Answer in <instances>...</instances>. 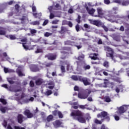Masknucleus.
Listing matches in <instances>:
<instances>
[{
	"mask_svg": "<svg viewBox=\"0 0 129 129\" xmlns=\"http://www.w3.org/2000/svg\"><path fill=\"white\" fill-rule=\"evenodd\" d=\"M70 116H71L74 119L82 123H85V122H86V119H87V117H84V113L79 110H72Z\"/></svg>",
	"mask_w": 129,
	"mask_h": 129,
	"instance_id": "1",
	"label": "nucleus"
},
{
	"mask_svg": "<svg viewBox=\"0 0 129 129\" xmlns=\"http://www.w3.org/2000/svg\"><path fill=\"white\" fill-rule=\"evenodd\" d=\"M71 79L75 81H79L83 83L84 84V86H89L91 83L89 82V79L86 77H83L82 76H76V75H72L71 76Z\"/></svg>",
	"mask_w": 129,
	"mask_h": 129,
	"instance_id": "2",
	"label": "nucleus"
},
{
	"mask_svg": "<svg viewBox=\"0 0 129 129\" xmlns=\"http://www.w3.org/2000/svg\"><path fill=\"white\" fill-rule=\"evenodd\" d=\"M77 69L82 70L83 69L84 71H87L90 70L91 69V67L90 65H88L86 64H83L82 63V61H77Z\"/></svg>",
	"mask_w": 129,
	"mask_h": 129,
	"instance_id": "3",
	"label": "nucleus"
},
{
	"mask_svg": "<svg viewBox=\"0 0 129 129\" xmlns=\"http://www.w3.org/2000/svg\"><path fill=\"white\" fill-rule=\"evenodd\" d=\"M97 118H102L106 119L107 121H109V116L106 111L101 112L100 113L97 115Z\"/></svg>",
	"mask_w": 129,
	"mask_h": 129,
	"instance_id": "4",
	"label": "nucleus"
},
{
	"mask_svg": "<svg viewBox=\"0 0 129 129\" xmlns=\"http://www.w3.org/2000/svg\"><path fill=\"white\" fill-rule=\"evenodd\" d=\"M114 2L122 6H127L129 5V0H114Z\"/></svg>",
	"mask_w": 129,
	"mask_h": 129,
	"instance_id": "5",
	"label": "nucleus"
},
{
	"mask_svg": "<svg viewBox=\"0 0 129 129\" xmlns=\"http://www.w3.org/2000/svg\"><path fill=\"white\" fill-rule=\"evenodd\" d=\"M105 50H106L107 51V52H110L107 53V56L108 57H111V58L113 60V49H112V48H111V47H109V46H105Z\"/></svg>",
	"mask_w": 129,
	"mask_h": 129,
	"instance_id": "6",
	"label": "nucleus"
},
{
	"mask_svg": "<svg viewBox=\"0 0 129 129\" xmlns=\"http://www.w3.org/2000/svg\"><path fill=\"white\" fill-rule=\"evenodd\" d=\"M91 94V91L89 90L87 93H78V98L81 99H86L89 97V95Z\"/></svg>",
	"mask_w": 129,
	"mask_h": 129,
	"instance_id": "7",
	"label": "nucleus"
},
{
	"mask_svg": "<svg viewBox=\"0 0 129 129\" xmlns=\"http://www.w3.org/2000/svg\"><path fill=\"white\" fill-rule=\"evenodd\" d=\"M97 15H94V17L102 18L104 16V11L100 8H97Z\"/></svg>",
	"mask_w": 129,
	"mask_h": 129,
	"instance_id": "8",
	"label": "nucleus"
},
{
	"mask_svg": "<svg viewBox=\"0 0 129 129\" xmlns=\"http://www.w3.org/2000/svg\"><path fill=\"white\" fill-rule=\"evenodd\" d=\"M23 114L27 116V118H31L34 117V114H33L32 113L30 112V110L28 109H26V110H24Z\"/></svg>",
	"mask_w": 129,
	"mask_h": 129,
	"instance_id": "9",
	"label": "nucleus"
},
{
	"mask_svg": "<svg viewBox=\"0 0 129 129\" xmlns=\"http://www.w3.org/2000/svg\"><path fill=\"white\" fill-rule=\"evenodd\" d=\"M46 58H48V60H54L57 58V54L54 53H49L47 55H46Z\"/></svg>",
	"mask_w": 129,
	"mask_h": 129,
	"instance_id": "10",
	"label": "nucleus"
},
{
	"mask_svg": "<svg viewBox=\"0 0 129 129\" xmlns=\"http://www.w3.org/2000/svg\"><path fill=\"white\" fill-rule=\"evenodd\" d=\"M85 9H86V11L88 12L90 15H93L94 12H96V9L93 8L90 9L87 6H85Z\"/></svg>",
	"mask_w": 129,
	"mask_h": 129,
	"instance_id": "11",
	"label": "nucleus"
},
{
	"mask_svg": "<svg viewBox=\"0 0 129 129\" xmlns=\"http://www.w3.org/2000/svg\"><path fill=\"white\" fill-rule=\"evenodd\" d=\"M23 115L22 114H19L17 115V122H19V123L21 124L22 122H23V118H24Z\"/></svg>",
	"mask_w": 129,
	"mask_h": 129,
	"instance_id": "12",
	"label": "nucleus"
},
{
	"mask_svg": "<svg viewBox=\"0 0 129 129\" xmlns=\"http://www.w3.org/2000/svg\"><path fill=\"white\" fill-rule=\"evenodd\" d=\"M43 83H44V81L41 78L37 79V80L35 81V84L36 85V86H41Z\"/></svg>",
	"mask_w": 129,
	"mask_h": 129,
	"instance_id": "13",
	"label": "nucleus"
},
{
	"mask_svg": "<svg viewBox=\"0 0 129 129\" xmlns=\"http://www.w3.org/2000/svg\"><path fill=\"white\" fill-rule=\"evenodd\" d=\"M7 34V31L5 28L0 27V35L5 36Z\"/></svg>",
	"mask_w": 129,
	"mask_h": 129,
	"instance_id": "14",
	"label": "nucleus"
},
{
	"mask_svg": "<svg viewBox=\"0 0 129 129\" xmlns=\"http://www.w3.org/2000/svg\"><path fill=\"white\" fill-rule=\"evenodd\" d=\"M97 56H98V53H91L90 54V58L92 60H96L98 59V57H97Z\"/></svg>",
	"mask_w": 129,
	"mask_h": 129,
	"instance_id": "15",
	"label": "nucleus"
},
{
	"mask_svg": "<svg viewBox=\"0 0 129 129\" xmlns=\"http://www.w3.org/2000/svg\"><path fill=\"white\" fill-rule=\"evenodd\" d=\"M21 44H22L23 48L26 50H28L29 49V47L30 46V42L22 43Z\"/></svg>",
	"mask_w": 129,
	"mask_h": 129,
	"instance_id": "16",
	"label": "nucleus"
},
{
	"mask_svg": "<svg viewBox=\"0 0 129 129\" xmlns=\"http://www.w3.org/2000/svg\"><path fill=\"white\" fill-rule=\"evenodd\" d=\"M60 125H61V122L59 120H56L55 122H53V125L55 127H60Z\"/></svg>",
	"mask_w": 129,
	"mask_h": 129,
	"instance_id": "17",
	"label": "nucleus"
},
{
	"mask_svg": "<svg viewBox=\"0 0 129 129\" xmlns=\"http://www.w3.org/2000/svg\"><path fill=\"white\" fill-rule=\"evenodd\" d=\"M64 45H70V46H74L75 45V42L71 41L70 40H67L64 41Z\"/></svg>",
	"mask_w": 129,
	"mask_h": 129,
	"instance_id": "18",
	"label": "nucleus"
},
{
	"mask_svg": "<svg viewBox=\"0 0 129 129\" xmlns=\"http://www.w3.org/2000/svg\"><path fill=\"white\" fill-rule=\"evenodd\" d=\"M60 53H61V56L60 57V59H65L67 58V55L68 54V52H66L64 51H60Z\"/></svg>",
	"mask_w": 129,
	"mask_h": 129,
	"instance_id": "19",
	"label": "nucleus"
},
{
	"mask_svg": "<svg viewBox=\"0 0 129 129\" xmlns=\"http://www.w3.org/2000/svg\"><path fill=\"white\" fill-rule=\"evenodd\" d=\"M14 125H15V124L14 123V122H12L11 123H9V124H8V125L6 126L5 128H6L7 129H13V127L16 126Z\"/></svg>",
	"mask_w": 129,
	"mask_h": 129,
	"instance_id": "20",
	"label": "nucleus"
},
{
	"mask_svg": "<svg viewBox=\"0 0 129 129\" xmlns=\"http://www.w3.org/2000/svg\"><path fill=\"white\" fill-rule=\"evenodd\" d=\"M118 111L119 113L122 114L123 113H125L126 110H125V107H123V106L119 107L118 109Z\"/></svg>",
	"mask_w": 129,
	"mask_h": 129,
	"instance_id": "21",
	"label": "nucleus"
},
{
	"mask_svg": "<svg viewBox=\"0 0 129 129\" xmlns=\"http://www.w3.org/2000/svg\"><path fill=\"white\" fill-rule=\"evenodd\" d=\"M7 111H8V107L4 106L0 107V111H1L2 113H6Z\"/></svg>",
	"mask_w": 129,
	"mask_h": 129,
	"instance_id": "22",
	"label": "nucleus"
},
{
	"mask_svg": "<svg viewBox=\"0 0 129 129\" xmlns=\"http://www.w3.org/2000/svg\"><path fill=\"white\" fill-rule=\"evenodd\" d=\"M39 43H41V44H44L45 45L49 44V43H48V41L46 40V39L43 38L39 39Z\"/></svg>",
	"mask_w": 129,
	"mask_h": 129,
	"instance_id": "23",
	"label": "nucleus"
},
{
	"mask_svg": "<svg viewBox=\"0 0 129 129\" xmlns=\"http://www.w3.org/2000/svg\"><path fill=\"white\" fill-rule=\"evenodd\" d=\"M6 38H9V39L11 40H14L16 39V37L15 36V35H6Z\"/></svg>",
	"mask_w": 129,
	"mask_h": 129,
	"instance_id": "24",
	"label": "nucleus"
},
{
	"mask_svg": "<svg viewBox=\"0 0 129 129\" xmlns=\"http://www.w3.org/2000/svg\"><path fill=\"white\" fill-rule=\"evenodd\" d=\"M52 115H53V116H57V115L59 114V113L61 114V112L57 110H55L52 112Z\"/></svg>",
	"mask_w": 129,
	"mask_h": 129,
	"instance_id": "25",
	"label": "nucleus"
},
{
	"mask_svg": "<svg viewBox=\"0 0 129 129\" xmlns=\"http://www.w3.org/2000/svg\"><path fill=\"white\" fill-rule=\"evenodd\" d=\"M79 105H78V103L77 102H74V103H72V108H74V109H77L79 108Z\"/></svg>",
	"mask_w": 129,
	"mask_h": 129,
	"instance_id": "26",
	"label": "nucleus"
},
{
	"mask_svg": "<svg viewBox=\"0 0 129 129\" xmlns=\"http://www.w3.org/2000/svg\"><path fill=\"white\" fill-rule=\"evenodd\" d=\"M45 68H50L51 66H52L53 63L52 62H45L44 64Z\"/></svg>",
	"mask_w": 129,
	"mask_h": 129,
	"instance_id": "27",
	"label": "nucleus"
},
{
	"mask_svg": "<svg viewBox=\"0 0 129 129\" xmlns=\"http://www.w3.org/2000/svg\"><path fill=\"white\" fill-rule=\"evenodd\" d=\"M53 119V116L52 115H49L48 117H46V121L50 122Z\"/></svg>",
	"mask_w": 129,
	"mask_h": 129,
	"instance_id": "28",
	"label": "nucleus"
},
{
	"mask_svg": "<svg viewBox=\"0 0 129 129\" xmlns=\"http://www.w3.org/2000/svg\"><path fill=\"white\" fill-rule=\"evenodd\" d=\"M32 15H33L34 17H35V18L39 19V17H42V14L41 13H34L33 14H32Z\"/></svg>",
	"mask_w": 129,
	"mask_h": 129,
	"instance_id": "29",
	"label": "nucleus"
},
{
	"mask_svg": "<svg viewBox=\"0 0 129 129\" xmlns=\"http://www.w3.org/2000/svg\"><path fill=\"white\" fill-rule=\"evenodd\" d=\"M109 84H111V83H109L107 80H105V82H104L103 83L104 88H107V86H108Z\"/></svg>",
	"mask_w": 129,
	"mask_h": 129,
	"instance_id": "30",
	"label": "nucleus"
},
{
	"mask_svg": "<svg viewBox=\"0 0 129 129\" xmlns=\"http://www.w3.org/2000/svg\"><path fill=\"white\" fill-rule=\"evenodd\" d=\"M16 73H17V75H18L19 77H20L24 76V74L22 73V72L20 70H18L16 71Z\"/></svg>",
	"mask_w": 129,
	"mask_h": 129,
	"instance_id": "31",
	"label": "nucleus"
},
{
	"mask_svg": "<svg viewBox=\"0 0 129 129\" xmlns=\"http://www.w3.org/2000/svg\"><path fill=\"white\" fill-rule=\"evenodd\" d=\"M29 30L30 31V34H31V36H34L35 34L37 32V31L35 29H29Z\"/></svg>",
	"mask_w": 129,
	"mask_h": 129,
	"instance_id": "32",
	"label": "nucleus"
},
{
	"mask_svg": "<svg viewBox=\"0 0 129 129\" xmlns=\"http://www.w3.org/2000/svg\"><path fill=\"white\" fill-rule=\"evenodd\" d=\"M91 23L96 26H98V25H99V22H98L97 20H93L91 22Z\"/></svg>",
	"mask_w": 129,
	"mask_h": 129,
	"instance_id": "33",
	"label": "nucleus"
},
{
	"mask_svg": "<svg viewBox=\"0 0 129 129\" xmlns=\"http://www.w3.org/2000/svg\"><path fill=\"white\" fill-rule=\"evenodd\" d=\"M105 102L109 103L111 102V98H110L108 96L105 97L104 98Z\"/></svg>",
	"mask_w": 129,
	"mask_h": 129,
	"instance_id": "34",
	"label": "nucleus"
},
{
	"mask_svg": "<svg viewBox=\"0 0 129 129\" xmlns=\"http://www.w3.org/2000/svg\"><path fill=\"white\" fill-rule=\"evenodd\" d=\"M31 25L34 26H38L39 25V22L38 21H35L31 22Z\"/></svg>",
	"mask_w": 129,
	"mask_h": 129,
	"instance_id": "35",
	"label": "nucleus"
},
{
	"mask_svg": "<svg viewBox=\"0 0 129 129\" xmlns=\"http://www.w3.org/2000/svg\"><path fill=\"white\" fill-rule=\"evenodd\" d=\"M52 94V91H51V90L46 91V92H45V95H46V96H49Z\"/></svg>",
	"mask_w": 129,
	"mask_h": 129,
	"instance_id": "36",
	"label": "nucleus"
},
{
	"mask_svg": "<svg viewBox=\"0 0 129 129\" xmlns=\"http://www.w3.org/2000/svg\"><path fill=\"white\" fill-rule=\"evenodd\" d=\"M27 19H28V17L25 16H22V17H21V18L19 19L20 21H24L27 20Z\"/></svg>",
	"mask_w": 129,
	"mask_h": 129,
	"instance_id": "37",
	"label": "nucleus"
},
{
	"mask_svg": "<svg viewBox=\"0 0 129 129\" xmlns=\"http://www.w3.org/2000/svg\"><path fill=\"white\" fill-rule=\"evenodd\" d=\"M0 102H1L2 104H4V105L7 104V101L5 99L0 98Z\"/></svg>",
	"mask_w": 129,
	"mask_h": 129,
	"instance_id": "38",
	"label": "nucleus"
},
{
	"mask_svg": "<svg viewBox=\"0 0 129 129\" xmlns=\"http://www.w3.org/2000/svg\"><path fill=\"white\" fill-rule=\"evenodd\" d=\"M94 123L97 124H101L102 122L101 121L98 120L97 119H94Z\"/></svg>",
	"mask_w": 129,
	"mask_h": 129,
	"instance_id": "39",
	"label": "nucleus"
},
{
	"mask_svg": "<svg viewBox=\"0 0 129 129\" xmlns=\"http://www.w3.org/2000/svg\"><path fill=\"white\" fill-rule=\"evenodd\" d=\"M107 17L108 18H113V13H112V11L108 12V14H107Z\"/></svg>",
	"mask_w": 129,
	"mask_h": 129,
	"instance_id": "40",
	"label": "nucleus"
},
{
	"mask_svg": "<svg viewBox=\"0 0 129 129\" xmlns=\"http://www.w3.org/2000/svg\"><path fill=\"white\" fill-rule=\"evenodd\" d=\"M60 71L61 73H65V67L63 66H60Z\"/></svg>",
	"mask_w": 129,
	"mask_h": 129,
	"instance_id": "41",
	"label": "nucleus"
},
{
	"mask_svg": "<svg viewBox=\"0 0 129 129\" xmlns=\"http://www.w3.org/2000/svg\"><path fill=\"white\" fill-rule=\"evenodd\" d=\"M29 101H31V102L34 101V98L31 97H30V98L26 100V102L28 103L29 102Z\"/></svg>",
	"mask_w": 129,
	"mask_h": 129,
	"instance_id": "42",
	"label": "nucleus"
},
{
	"mask_svg": "<svg viewBox=\"0 0 129 129\" xmlns=\"http://www.w3.org/2000/svg\"><path fill=\"white\" fill-rule=\"evenodd\" d=\"M51 35H52L51 33H50L49 32H45V33H44V37H48L49 36H51Z\"/></svg>",
	"mask_w": 129,
	"mask_h": 129,
	"instance_id": "43",
	"label": "nucleus"
},
{
	"mask_svg": "<svg viewBox=\"0 0 129 129\" xmlns=\"http://www.w3.org/2000/svg\"><path fill=\"white\" fill-rule=\"evenodd\" d=\"M39 71V69L37 67H34V68H32V71L34 72H37Z\"/></svg>",
	"mask_w": 129,
	"mask_h": 129,
	"instance_id": "44",
	"label": "nucleus"
},
{
	"mask_svg": "<svg viewBox=\"0 0 129 129\" xmlns=\"http://www.w3.org/2000/svg\"><path fill=\"white\" fill-rule=\"evenodd\" d=\"M21 42H28V39L27 37H24L23 39H21Z\"/></svg>",
	"mask_w": 129,
	"mask_h": 129,
	"instance_id": "45",
	"label": "nucleus"
},
{
	"mask_svg": "<svg viewBox=\"0 0 129 129\" xmlns=\"http://www.w3.org/2000/svg\"><path fill=\"white\" fill-rule=\"evenodd\" d=\"M111 3V2L109 0H104V4L105 5H109Z\"/></svg>",
	"mask_w": 129,
	"mask_h": 129,
	"instance_id": "46",
	"label": "nucleus"
},
{
	"mask_svg": "<svg viewBox=\"0 0 129 129\" xmlns=\"http://www.w3.org/2000/svg\"><path fill=\"white\" fill-rule=\"evenodd\" d=\"M104 67L108 68V62L107 61H104L103 63Z\"/></svg>",
	"mask_w": 129,
	"mask_h": 129,
	"instance_id": "47",
	"label": "nucleus"
},
{
	"mask_svg": "<svg viewBox=\"0 0 129 129\" xmlns=\"http://www.w3.org/2000/svg\"><path fill=\"white\" fill-rule=\"evenodd\" d=\"M2 125H4V127L8 125V124H7V121L6 120H4V123H2Z\"/></svg>",
	"mask_w": 129,
	"mask_h": 129,
	"instance_id": "48",
	"label": "nucleus"
},
{
	"mask_svg": "<svg viewBox=\"0 0 129 129\" xmlns=\"http://www.w3.org/2000/svg\"><path fill=\"white\" fill-rule=\"evenodd\" d=\"M19 9H20V6L18 4L15 5V10H16V11L19 12Z\"/></svg>",
	"mask_w": 129,
	"mask_h": 129,
	"instance_id": "49",
	"label": "nucleus"
},
{
	"mask_svg": "<svg viewBox=\"0 0 129 129\" xmlns=\"http://www.w3.org/2000/svg\"><path fill=\"white\" fill-rule=\"evenodd\" d=\"M76 22H77L78 24L80 23V16L78 15V17L76 19Z\"/></svg>",
	"mask_w": 129,
	"mask_h": 129,
	"instance_id": "50",
	"label": "nucleus"
},
{
	"mask_svg": "<svg viewBox=\"0 0 129 129\" xmlns=\"http://www.w3.org/2000/svg\"><path fill=\"white\" fill-rule=\"evenodd\" d=\"M74 90H75V91H79V88L77 86H75V87L74 88Z\"/></svg>",
	"mask_w": 129,
	"mask_h": 129,
	"instance_id": "51",
	"label": "nucleus"
},
{
	"mask_svg": "<svg viewBox=\"0 0 129 129\" xmlns=\"http://www.w3.org/2000/svg\"><path fill=\"white\" fill-rule=\"evenodd\" d=\"M4 71H5V73L6 74L9 73V70H8V68H4Z\"/></svg>",
	"mask_w": 129,
	"mask_h": 129,
	"instance_id": "52",
	"label": "nucleus"
},
{
	"mask_svg": "<svg viewBox=\"0 0 129 129\" xmlns=\"http://www.w3.org/2000/svg\"><path fill=\"white\" fill-rule=\"evenodd\" d=\"M21 91H22V89H21V88L18 89L14 90V92H15V93H17V92H21Z\"/></svg>",
	"mask_w": 129,
	"mask_h": 129,
	"instance_id": "53",
	"label": "nucleus"
},
{
	"mask_svg": "<svg viewBox=\"0 0 129 129\" xmlns=\"http://www.w3.org/2000/svg\"><path fill=\"white\" fill-rule=\"evenodd\" d=\"M67 25L69 26V27L72 28V23H71V22L69 21L68 22V24H67Z\"/></svg>",
	"mask_w": 129,
	"mask_h": 129,
	"instance_id": "54",
	"label": "nucleus"
},
{
	"mask_svg": "<svg viewBox=\"0 0 129 129\" xmlns=\"http://www.w3.org/2000/svg\"><path fill=\"white\" fill-rule=\"evenodd\" d=\"M48 22H49V21H48V20H44V22H43V26L46 25V24H48Z\"/></svg>",
	"mask_w": 129,
	"mask_h": 129,
	"instance_id": "55",
	"label": "nucleus"
},
{
	"mask_svg": "<svg viewBox=\"0 0 129 129\" xmlns=\"http://www.w3.org/2000/svg\"><path fill=\"white\" fill-rule=\"evenodd\" d=\"M35 84L34 83V82H32V81H30V85L31 87H34V86Z\"/></svg>",
	"mask_w": 129,
	"mask_h": 129,
	"instance_id": "56",
	"label": "nucleus"
},
{
	"mask_svg": "<svg viewBox=\"0 0 129 129\" xmlns=\"http://www.w3.org/2000/svg\"><path fill=\"white\" fill-rule=\"evenodd\" d=\"M54 18V15L52 13H50V16H49V19H52Z\"/></svg>",
	"mask_w": 129,
	"mask_h": 129,
	"instance_id": "57",
	"label": "nucleus"
},
{
	"mask_svg": "<svg viewBox=\"0 0 129 129\" xmlns=\"http://www.w3.org/2000/svg\"><path fill=\"white\" fill-rule=\"evenodd\" d=\"M81 108V109H85V108H86V107H85V106H84V105H79V107H78V108Z\"/></svg>",
	"mask_w": 129,
	"mask_h": 129,
	"instance_id": "58",
	"label": "nucleus"
},
{
	"mask_svg": "<svg viewBox=\"0 0 129 129\" xmlns=\"http://www.w3.org/2000/svg\"><path fill=\"white\" fill-rule=\"evenodd\" d=\"M42 52V50L41 49H37L36 51H35V53H38Z\"/></svg>",
	"mask_w": 129,
	"mask_h": 129,
	"instance_id": "59",
	"label": "nucleus"
},
{
	"mask_svg": "<svg viewBox=\"0 0 129 129\" xmlns=\"http://www.w3.org/2000/svg\"><path fill=\"white\" fill-rule=\"evenodd\" d=\"M113 87H114V83H113V82H111V83H110V87L111 88V89H113Z\"/></svg>",
	"mask_w": 129,
	"mask_h": 129,
	"instance_id": "60",
	"label": "nucleus"
},
{
	"mask_svg": "<svg viewBox=\"0 0 129 129\" xmlns=\"http://www.w3.org/2000/svg\"><path fill=\"white\" fill-rule=\"evenodd\" d=\"M114 81L120 83V79L119 78H114Z\"/></svg>",
	"mask_w": 129,
	"mask_h": 129,
	"instance_id": "61",
	"label": "nucleus"
},
{
	"mask_svg": "<svg viewBox=\"0 0 129 129\" xmlns=\"http://www.w3.org/2000/svg\"><path fill=\"white\" fill-rule=\"evenodd\" d=\"M57 115L58 116V118H63V114L59 113V114H57Z\"/></svg>",
	"mask_w": 129,
	"mask_h": 129,
	"instance_id": "62",
	"label": "nucleus"
},
{
	"mask_svg": "<svg viewBox=\"0 0 129 129\" xmlns=\"http://www.w3.org/2000/svg\"><path fill=\"white\" fill-rule=\"evenodd\" d=\"M76 31H77V32L79 31V25L78 24L77 25H76Z\"/></svg>",
	"mask_w": 129,
	"mask_h": 129,
	"instance_id": "63",
	"label": "nucleus"
},
{
	"mask_svg": "<svg viewBox=\"0 0 129 129\" xmlns=\"http://www.w3.org/2000/svg\"><path fill=\"white\" fill-rule=\"evenodd\" d=\"M103 28L104 29V30L105 31V32L108 31V29L106 26H103Z\"/></svg>",
	"mask_w": 129,
	"mask_h": 129,
	"instance_id": "64",
	"label": "nucleus"
}]
</instances>
